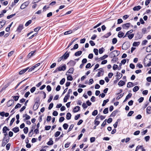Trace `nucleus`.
Here are the masks:
<instances>
[{"label": "nucleus", "instance_id": "nucleus-1", "mask_svg": "<svg viewBox=\"0 0 151 151\" xmlns=\"http://www.w3.org/2000/svg\"><path fill=\"white\" fill-rule=\"evenodd\" d=\"M9 138L8 136V134H4V137L2 140V142L1 144L2 146H4L6 144L9 142Z\"/></svg>", "mask_w": 151, "mask_h": 151}, {"label": "nucleus", "instance_id": "nucleus-2", "mask_svg": "<svg viewBox=\"0 0 151 151\" xmlns=\"http://www.w3.org/2000/svg\"><path fill=\"white\" fill-rule=\"evenodd\" d=\"M120 53V52L119 51L114 50L110 53L109 54V56L110 57L112 58L118 56Z\"/></svg>", "mask_w": 151, "mask_h": 151}, {"label": "nucleus", "instance_id": "nucleus-3", "mask_svg": "<svg viewBox=\"0 0 151 151\" xmlns=\"http://www.w3.org/2000/svg\"><path fill=\"white\" fill-rule=\"evenodd\" d=\"M148 57H150L151 58V55L149 54L148 55H147L146 57L145 58L144 60V64L145 66H146L147 67H149L151 65V62L150 61V59H149V62L147 63V64H146V61L147 60V59L148 60Z\"/></svg>", "mask_w": 151, "mask_h": 151}, {"label": "nucleus", "instance_id": "nucleus-4", "mask_svg": "<svg viewBox=\"0 0 151 151\" xmlns=\"http://www.w3.org/2000/svg\"><path fill=\"white\" fill-rule=\"evenodd\" d=\"M30 2L29 1H26L23 4H22L20 7V9H23L25 8L28 6V5L29 4Z\"/></svg>", "mask_w": 151, "mask_h": 151}, {"label": "nucleus", "instance_id": "nucleus-5", "mask_svg": "<svg viewBox=\"0 0 151 151\" xmlns=\"http://www.w3.org/2000/svg\"><path fill=\"white\" fill-rule=\"evenodd\" d=\"M131 26L132 27H133V26L130 23H128L123 24L122 26L123 29H128Z\"/></svg>", "mask_w": 151, "mask_h": 151}, {"label": "nucleus", "instance_id": "nucleus-6", "mask_svg": "<svg viewBox=\"0 0 151 151\" xmlns=\"http://www.w3.org/2000/svg\"><path fill=\"white\" fill-rule=\"evenodd\" d=\"M58 68L59 71H64L66 69V65L65 64H64L62 66L60 65Z\"/></svg>", "mask_w": 151, "mask_h": 151}, {"label": "nucleus", "instance_id": "nucleus-7", "mask_svg": "<svg viewBox=\"0 0 151 151\" xmlns=\"http://www.w3.org/2000/svg\"><path fill=\"white\" fill-rule=\"evenodd\" d=\"M74 71V69L73 68H70L67 72L66 73V75H69V74H72Z\"/></svg>", "mask_w": 151, "mask_h": 151}, {"label": "nucleus", "instance_id": "nucleus-8", "mask_svg": "<svg viewBox=\"0 0 151 151\" xmlns=\"http://www.w3.org/2000/svg\"><path fill=\"white\" fill-rule=\"evenodd\" d=\"M14 103V100L11 99L9 100L7 103V105L8 107H9L12 105H13Z\"/></svg>", "mask_w": 151, "mask_h": 151}, {"label": "nucleus", "instance_id": "nucleus-9", "mask_svg": "<svg viewBox=\"0 0 151 151\" xmlns=\"http://www.w3.org/2000/svg\"><path fill=\"white\" fill-rule=\"evenodd\" d=\"M70 52H67V51L64 54L63 56V58L65 59H66L69 56V54L70 53Z\"/></svg>", "mask_w": 151, "mask_h": 151}, {"label": "nucleus", "instance_id": "nucleus-10", "mask_svg": "<svg viewBox=\"0 0 151 151\" xmlns=\"http://www.w3.org/2000/svg\"><path fill=\"white\" fill-rule=\"evenodd\" d=\"M76 63V62L75 61L71 60L67 63V64H69L70 66H73L75 65Z\"/></svg>", "mask_w": 151, "mask_h": 151}, {"label": "nucleus", "instance_id": "nucleus-11", "mask_svg": "<svg viewBox=\"0 0 151 151\" xmlns=\"http://www.w3.org/2000/svg\"><path fill=\"white\" fill-rule=\"evenodd\" d=\"M29 68H27L21 70L19 72V74L20 75L24 74L29 69Z\"/></svg>", "mask_w": 151, "mask_h": 151}, {"label": "nucleus", "instance_id": "nucleus-12", "mask_svg": "<svg viewBox=\"0 0 151 151\" xmlns=\"http://www.w3.org/2000/svg\"><path fill=\"white\" fill-rule=\"evenodd\" d=\"M116 79L119 80L120 79L122 76V74L120 73L117 72L116 74Z\"/></svg>", "mask_w": 151, "mask_h": 151}, {"label": "nucleus", "instance_id": "nucleus-13", "mask_svg": "<svg viewBox=\"0 0 151 151\" xmlns=\"http://www.w3.org/2000/svg\"><path fill=\"white\" fill-rule=\"evenodd\" d=\"M80 110V107L78 106H75L73 109V112L74 113H76L78 112Z\"/></svg>", "mask_w": 151, "mask_h": 151}, {"label": "nucleus", "instance_id": "nucleus-14", "mask_svg": "<svg viewBox=\"0 0 151 151\" xmlns=\"http://www.w3.org/2000/svg\"><path fill=\"white\" fill-rule=\"evenodd\" d=\"M23 25L22 24H20L19 25L17 29V31L20 32H21V31L23 29Z\"/></svg>", "mask_w": 151, "mask_h": 151}, {"label": "nucleus", "instance_id": "nucleus-15", "mask_svg": "<svg viewBox=\"0 0 151 151\" xmlns=\"http://www.w3.org/2000/svg\"><path fill=\"white\" fill-rule=\"evenodd\" d=\"M146 112L147 114H151V106H148L146 109Z\"/></svg>", "mask_w": 151, "mask_h": 151}, {"label": "nucleus", "instance_id": "nucleus-16", "mask_svg": "<svg viewBox=\"0 0 151 151\" xmlns=\"http://www.w3.org/2000/svg\"><path fill=\"white\" fill-rule=\"evenodd\" d=\"M5 21L2 20L0 22V29L5 24Z\"/></svg>", "mask_w": 151, "mask_h": 151}, {"label": "nucleus", "instance_id": "nucleus-17", "mask_svg": "<svg viewBox=\"0 0 151 151\" xmlns=\"http://www.w3.org/2000/svg\"><path fill=\"white\" fill-rule=\"evenodd\" d=\"M39 106V105L37 102H36L33 106V109H34L35 110H36L38 108Z\"/></svg>", "mask_w": 151, "mask_h": 151}, {"label": "nucleus", "instance_id": "nucleus-18", "mask_svg": "<svg viewBox=\"0 0 151 151\" xmlns=\"http://www.w3.org/2000/svg\"><path fill=\"white\" fill-rule=\"evenodd\" d=\"M7 130H9V129L6 126L4 127L3 129V132L4 134H7L6 132Z\"/></svg>", "mask_w": 151, "mask_h": 151}, {"label": "nucleus", "instance_id": "nucleus-19", "mask_svg": "<svg viewBox=\"0 0 151 151\" xmlns=\"http://www.w3.org/2000/svg\"><path fill=\"white\" fill-rule=\"evenodd\" d=\"M125 84V82L121 80L118 83V85L119 86H122Z\"/></svg>", "mask_w": 151, "mask_h": 151}, {"label": "nucleus", "instance_id": "nucleus-20", "mask_svg": "<svg viewBox=\"0 0 151 151\" xmlns=\"http://www.w3.org/2000/svg\"><path fill=\"white\" fill-rule=\"evenodd\" d=\"M122 48L123 50H127L128 48V47L126 43H124L122 46Z\"/></svg>", "mask_w": 151, "mask_h": 151}, {"label": "nucleus", "instance_id": "nucleus-21", "mask_svg": "<svg viewBox=\"0 0 151 151\" xmlns=\"http://www.w3.org/2000/svg\"><path fill=\"white\" fill-rule=\"evenodd\" d=\"M70 97V94H67L66 96H65L64 99H63V102H66L67 101Z\"/></svg>", "mask_w": 151, "mask_h": 151}, {"label": "nucleus", "instance_id": "nucleus-22", "mask_svg": "<svg viewBox=\"0 0 151 151\" xmlns=\"http://www.w3.org/2000/svg\"><path fill=\"white\" fill-rule=\"evenodd\" d=\"M14 133H17L19 131V129L18 127H15L13 128L12 129Z\"/></svg>", "mask_w": 151, "mask_h": 151}, {"label": "nucleus", "instance_id": "nucleus-23", "mask_svg": "<svg viewBox=\"0 0 151 151\" xmlns=\"http://www.w3.org/2000/svg\"><path fill=\"white\" fill-rule=\"evenodd\" d=\"M36 51H32L30 52L29 54H28L27 57L28 58H30L34 54V53Z\"/></svg>", "mask_w": 151, "mask_h": 151}, {"label": "nucleus", "instance_id": "nucleus-24", "mask_svg": "<svg viewBox=\"0 0 151 151\" xmlns=\"http://www.w3.org/2000/svg\"><path fill=\"white\" fill-rule=\"evenodd\" d=\"M82 51H77L75 53V55L76 56H78L80 55L82 53Z\"/></svg>", "mask_w": 151, "mask_h": 151}, {"label": "nucleus", "instance_id": "nucleus-25", "mask_svg": "<svg viewBox=\"0 0 151 151\" xmlns=\"http://www.w3.org/2000/svg\"><path fill=\"white\" fill-rule=\"evenodd\" d=\"M25 117V119H24V120H27L29 119L30 118V117L29 115H27V114H26L23 115V117Z\"/></svg>", "mask_w": 151, "mask_h": 151}, {"label": "nucleus", "instance_id": "nucleus-26", "mask_svg": "<svg viewBox=\"0 0 151 151\" xmlns=\"http://www.w3.org/2000/svg\"><path fill=\"white\" fill-rule=\"evenodd\" d=\"M141 8V6H138L134 7L133 8V10L135 11H138Z\"/></svg>", "mask_w": 151, "mask_h": 151}, {"label": "nucleus", "instance_id": "nucleus-27", "mask_svg": "<svg viewBox=\"0 0 151 151\" xmlns=\"http://www.w3.org/2000/svg\"><path fill=\"white\" fill-rule=\"evenodd\" d=\"M124 35V33L123 32L120 31L118 34V36L120 38L122 37Z\"/></svg>", "mask_w": 151, "mask_h": 151}, {"label": "nucleus", "instance_id": "nucleus-28", "mask_svg": "<svg viewBox=\"0 0 151 151\" xmlns=\"http://www.w3.org/2000/svg\"><path fill=\"white\" fill-rule=\"evenodd\" d=\"M134 86L133 84L131 82H128L127 85V87L128 88H130L133 87Z\"/></svg>", "mask_w": 151, "mask_h": 151}, {"label": "nucleus", "instance_id": "nucleus-29", "mask_svg": "<svg viewBox=\"0 0 151 151\" xmlns=\"http://www.w3.org/2000/svg\"><path fill=\"white\" fill-rule=\"evenodd\" d=\"M118 112V111L117 110H115L113 111L111 115V116H116V114Z\"/></svg>", "mask_w": 151, "mask_h": 151}, {"label": "nucleus", "instance_id": "nucleus-30", "mask_svg": "<svg viewBox=\"0 0 151 151\" xmlns=\"http://www.w3.org/2000/svg\"><path fill=\"white\" fill-rule=\"evenodd\" d=\"M71 114L70 113H67L66 115V119L68 120H69L71 118Z\"/></svg>", "mask_w": 151, "mask_h": 151}, {"label": "nucleus", "instance_id": "nucleus-31", "mask_svg": "<svg viewBox=\"0 0 151 151\" xmlns=\"http://www.w3.org/2000/svg\"><path fill=\"white\" fill-rule=\"evenodd\" d=\"M139 88L137 86H136L133 89V91L134 92H136L139 90Z\"/></svg>", "mask_w": 151, "mask_h": 151}, {"label": "nucleus", "instance_id": "nucleus-32", "mask_svg": "<svg viewBox=\"0 0 151 151\" xmlns=\"http://www.w3.org/2000/svg\"><path fill=\"white\" fill-rule=\"evenodd\" d=\"M109 99H107L106 100H104L103 101V104H102V106H104L106 104L109 102Z\"/></svg>", "mask_w": 151, "mask_h": 151}, {"label": "nucleus", "instance_id": "nucleus-33", "mask_svg": "<svg viewBox=\"0 0 151 151\" xmlns=\"http://www.w3.org/2000/svg\"><path fill=\"white\" fill-rule=\"evenodd\" d=\"M53 142L51 139H50V140L47 142V144L48 145H53Z\"/></svg>", "mask_w": 151, "mask_h": 151}, {"label": "nucleus", "instance_id": "nucleus-34", "mask_svg": "<svg viewBox=\"0 0 151 151\" xmlns=\"http://www.w3.org/2000/svg\"><path fill=\"white\" fill-rule=\"evenodd\" d=\"M19 0H14V2H12V6L13 7V6H15L16 4L18 2Z\"/></svg>", "mask_w": 151, "mask_h": 151}, {"label": "nucleus", "instance_id": "nucleus-35", "mask_svg": "<svg viewBox=\"0 0 151 151\" xmlns=\"http://www.w3.org/2000/svg\"><path fill=\"white\" fill-rule=\"evenodd\" d=\"M119 121L120 119H117L116 122L114 124L113 126L115 128H116L117 127L118 122Z\"/></svg>", "mask_w": 151, "mask_h": 151}, {"label": "nucleus", "instance_id": "nucleus-36", "mask_svg": "<svg viewBox=\"0 0 151 151\" xmlns=\"http://www.w3.org/2000/svg\"><path fill=\"white\" fill-rule=\"evenodd\" d=\"M140 43L139 42H134L133 43V45L134 46H138L139 45Z\"/></svg>", "mask_w": 151, "mask_h": 151}, {"label": "nucleus", "instance_id": "nucleus-37", "mask_svg": "<svg viewBox=\"0 0 151 151\" xmlns=\"http://www.w3.org/2000/svg\"><path fill=\"white\" fill-rule=\"evenodd\" d=\"M111 35V33L110 32H109L105 34L104 36V37L106 38H107L108 37H109V36H110Z\"/></svg>", "mask_w": 151, "mask_h": 151}, {"label": "nucleus", "instance_id": "nucleus-38", "mask_svg": "<svg viewBox=\"0 0 151 151\" xmlns=\"http://www.w3.org/2000/svg\"><path fill=\"white\" fill-rule=\"evenodd\" d=\"M23 131L25 134H27L28 131V128L27 127H25Z\"/></svg>", "mask_w": 151, "mask_h": 151}, {"label": "nucleus", "instance_id": "nucleus-39", "mask_svg": "<svg viewBox=\"0 0 151 151\" xmlns=\"http://www.w3.org/2000/svg\"><path fill=\"white\" fill-rule=\"evenodd\" d=\"M108 112H109V111H108V108H105L103 111V113L104 114H107V113H108Z\"/></svg>", "mask_w": 151, "mask_h": 151}, {"label": "nucleus", "instance_id": "nucleus-40", "mask_svg": "<svg viewBox=\"0 0 151 151\" xmlns=\"http://www.w3.org/2000/svg\"><path fill=\"white\" fill-rule=\"evenodd\" d=\"M68 76L67 77V79L69 81H72L73 79L71 75H68Z\"/></svg>", "mask_w": 151, "mask_h": 151}, {"label": "nucleus", "instance_id": "nucleus-41", "mask_svg": "<svg viewBox=\"0 0 151 151\" xmlns=\"http://www.w3.org/2000/svg\"><path fill=\"white\" fill-rule=\"evenodd\" d=\"M72 31L71 30H70L65 32L64 33V35H67L71 33Z\"/></svg>", "mask_w": 151, "mask_h": 151}, {"label": "nucleus", "instance_id": "nucleus-42", "mask_svg": "<svg viewBox=\"0 0 151 151\" xmlns=\"http://www.w3.org/2000/svg\"><path fill=\"white\" fill-rule=\"evenodd\" d=\"M32 22V21L31 20H30L28 21L25 24V25L26 27H27L28 26L29 24H30Z\"/></svg>", "mask_w": 151, "mask_h": 151}, {"label": "nucleus", "instance_id": "nucleus-43", "mask_svg": "<svg viewBox=\"0 0 151 151\" xmlns=\"http://www.w3.org/2000/svg\"><path fill=\"white\" fill-rule=\"evenodd\" d=\"M68 126V125L67 124L65 123L63 125V127L65 129H67Z\"/></svg>", "mask_w": 151, "mask_h": 151}, {"label": "nucleus", "instance_id": "nucleus-44", "mask_svg": "<svg viewBox=\"0 0 151 151\" xmlns=\"http://www.w3.org/2000/svg\"><path fill=\"white\" fill-rule=\"evenodd\" d=\"M12 97H13V99L15 101H17L19 98V96H13Z\"/></svg>", "mask_w": 151, "mask_h": 151}, {"label": "nucleus", "instance_id": "nucleus-45", "mask_svg": "<svg viewBox=\"0 0 151 151\" xmlns=\"http://www.w3.org/2000/svg\"><path fill=\"white\" fill-rule=\"evenodd\" d=\"M128 35V37L130 40L132 39L134 36V34H131Z\"/></svg>", "mask_w": 151, "mask_h": 151}, {"label": "nucleus", "instance_id": "nucleus-46", "mask_svg": "<svg viewBox=\"0 0 151 151\" xmlns=\"http://www.w3.org/2000/svg\"><path fill=\"white\" fill-rule=\"evenodd\" d=\"M15 118H13L11 120V121H10V124H9V125L10 126H11L12 125L13 123L15 121Z\"/></svg>", "mask_w": 151, "mask_h": 151}, {"label": "nucleus", "instance_id": "nucleus-47", "mask_svg": "<svg viewBox=\"0 0 151 151\" xmlns=\"http://www.w3.org/2000/svg\"><path fill=\"white\" fill-rule=\"evenodd\" d=\"M117 40L116 38H114L112 40V43L113 44H115L117 42Z\"/></svg>", "mask_w": 151, "mask_h": 151}, {"label": "nucleus", "instance_id": "nucleus-48", "mask_svg": "<svg viewBox=\"0 0 151 151\" xmlns=\"http://www.w3.org/2000/svg\"><path fill=\"white\" fill-rule=\"evenodd\" d=\"M16 15V14L14 13L13 14L10 15L8 16L7 17V18L8 19H10V18L12 17H13L14 16Z\"/></svg>", "mask_w": 151, "mask_h": 151}, {"label": "nucleus", "instance_id": "nucleus-49", "mask_svg": "<svg viewBox=\"0 0 151 151\" xmlns=\"http://www.w3.org/2000/svg\"><path fill=\"white\" fill-rule=\"evenodd\" d=\"M98 114V111L97 110H94L92 113V115L93 116H96Z\"/></svg>", "mask_w": 151, "mask_h": 151}, {"label": "nucleus", "instance_id": "nucleus-50", "mask_svg": "<svg viewBox=\"0 0 151 151\" xmlns=\"http://www.w3.org/2000/svg\"><path fill=\"white\" fill-rule=\"evenodd\" d=\"M10 84L9 83H8L7 84L5 85V86H4V87L2 88V90H4L6 88H7Z\"/></svg>", "mask_w": 151, "mask_h": 151}, {"label": "nucleus", "instance_id": "nucleus-51", "mask_svg": "<svg viewBox=\"0 0 151 151\" xmlns=\"http://www.w3.org/2000/svg\"><path fill=\"white\" fill-rule=\"evenodd\" d=\"M10 146L11 144L10 143H9L7 144L6 146V150H9L10 149Z\"/></svg>", "mask_w": 151, "mask_h": 151}, {"label": "nucleus", "instance_id": "nucleus-52", "mask_svg": "<svg viewBox=\"0 0 151 151\" xmlns=\"http://www.w3.org/2000/svg\"><path fill=\"white\" fill-rule=\"evenodd\" d=\"M65 78H63L60 81V85H63L65 83Z\"/></svg>", "mask_w": 151, "mask_h": 151}, {"label": "nucleus", "instance_id": "nucleus-53", "mask_svg": "<svg viewBox=\"0 0 151 151\" xmlns=\"http://www.w3.org/2000/svg\"><path fill=\"white\" fill-rule=\"evenodd\" d=\"M60 132L59 131H57L56 132L55 134V137H58V136L60 134Z\"/></svg>", "mask_w": 151, "mask_h": 151}, {"label": "nucleus", "instance_id": "nucleus-54", "mask_svg": "<svg viewBox=\"0 0 151 151\" xmlns=\"http://www.w3.org/2000/svg\"><path fill=\"white\" fill-rule=\"evenodd\" d=\"M108 57V55H104L103 56H102V57H101L100 58L101 60H103L106 58H107Z\"/></svg>", "mask_w": 151, "mask_h": 151}, {"label": "nucleus", "instance_id": "nucleus-55", "mask_svg": "<svg viewBox=\"0 0 151 151\" xmlns=\"http://www.w3.org/2000/svg\"><path fill=\"white\" fill-rule=\"evenodd\" d=\"M46 88H47V90L48 92H50V91H51V88L50 86L47 85V86Z\"/></svg>", "mask_w": 151, "mask_h": 151}, {"label": "nucleus", "instance_id": "nucleus-56", "mask_svg": "<svg viewBox=\"0 0 151 151\" xmlns=\"http://www.w3.org/2000/svg\"><path fill=\"white\" fill-rule=\"evenodd\" d=\"M82 106L84 109H86L88 107L86 105V104L85 103H83V104L82 105Z\"/></svg>", "mask_w": 151, "mask_h": 151}, {"label": "nucleus", "instance_id": "nucleus-57", "mask_svg": "<svg viewBox=\"0 0 151 151\" xmlns=\"http://www.w3.org/2000/svg\"><path fill=\"white\" fill-rule=\"evenodd\" d=\"M132 96V94L131 93H129L126 96V98L127 100L131 98Z\"/></svg>", "mask_w": 151, "mask_h": 151}, {"label": "nucleus", "instance_id": "nucleus-58", "mask_svg": "<svg viewBox=\"0 0 151 151\" xmlns=\"http://www.w3.org/2000/svg\"><path fill=\"white\" fill-rule=\"evenodd\" d=\"M33 134V131H32V130H31L29 132L28 135L29 137H31L32 136Z\"/></svg>", "mask_w": 151, "mask_h": 151}, {"label": "nucleus", "instance_id": "nucleus-59", "mask_svg": "<svg viewBox=\"0 0 151 151\" xmlns=\"http://www.w3.org/2000/svg\"><path fill=\"white\" fill-rule=\"evenodd\" d=\"M93 52L96 55H97L98 54V50L97 49L94 48L93 49Z\"/></svg>", "mask_w": 151, "mask_h": 151}, {"label": "nucleus", "instance_id": "nucleus-60", "mask_svg": "<svg viewBox=\"0 0 151 151\" xmlns=\"http://www.w3.org/2000/svg\"><path fill=\"white\" fill-rule=\"evenodd\" d=\"M134 111H130L128 114L127 116H130L132 115Z\"/></svg>", "mask_w": 151, "mask_h": 151}, {"label": "nucleus", "instance_id": "nucleus-61", "mask_svg": "<svg viewBox=\"0 0 151 151\" xmlns=\"http://www.w3.org/2000/svg\"><path fill=\"white\" fill-rule=\"evenodd\" d=\"M73 127H74V125L73 124H72L70 126V127H69V129H68V132H70V131L73 128Z\"/></svg>", "mask_w": 151, "mask_h": 151}, {"label": "nucleus", "instance_id": "nucleus-62", "mask_svg": "<svg viewBox=\"0 0 151 151\" xmlns=\"http://www.w3.org/2000/svg\"><path fill=\"white\" fill-rule=\"evenodd\" d=\"M123 22V20L121 19H119L117 20L118 24H120Z\"/></svg>", "mask_w": 151, "mask_h": 151}, {"label": "nucleus", "instance_id": "nucleus-63", "mask_svg": "<svg viewBox=\"0 0 151 151\" xmlns=\"http://www.w3.org/2000/svg\"><path fill=\"white\" fill-rule=\"evenodd\" d=\"M36 87H33L30 89V91L32 93H33L35 90Z\"/></svg>", "mask_w": 151, "mask_h": 151}, {"label": "nucleus", "instance_id": "nucleus-64", "mask_svg": "<svg viewBox=\"0 0 151 151\" xmlns=\"http://www.w3.org/2000/svg\"><path fill=\"white\" fill-rule=\"evenodd\" d=\"M41 29V27H37L34 29V31L35 32H38Z\"/></svg>", "mask_w": 151, "mask_h": 151}]
</instances>
